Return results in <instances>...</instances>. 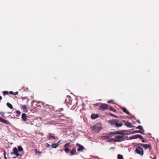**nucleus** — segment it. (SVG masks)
<instances>
[{
  "label": "nucleus",
  "instance_id": "obj_31",
  "mask_svg": "<svg viewBox=\"0 0 159 159\" xmlns=\"http://www.w3.org/2000/svg\"><path fill=\"white\" fill-rule=\"evenodd\" d=\"M114 139H113V138H111V139H107V142H111L113 141H114Z\"/></svg>",
  "mask_w": 159,
  "mask_h": 159
},
{
  "label": "nucleus",
  "instance_id": "obj_24",
  "mask_svg": "<svg viewBox=\"0 0 159 159\" xmlns=\"http://www.w3.org/2000/svg\"><path fill=\"white\" fill-rule=\"evenodd\" d=\"M7 105L9 108L11 109H13V106H12V105L10 103H7Z\"/></svg>",
  "mask_w": 159,
  "mask_h": 159
},
{
  "label": "nucleus",
  "instance_id": "obj_15",
  "mask_svg": "<svg viewBox=\"0 0 159 159\" xmlns=\"http://www.w3.org/2000/svg\"><path fill=\"white\" fill-rule=\"evenodd\" d=\"M22 118L23 121H25L27 120V116L25 114L23 113L22 114Z\"/></svg>",
  "mask_w": 159,
  "mask_h": 159
},
{
  "label": "nucleus",
  "instance_id": "obj_1",
  "mask_svg": "<svg viewBox=\"0 0 159 159\" xmlns=\"http://www.w3.org/2000/svg\"><path fill=\"white\" fill-rule=\"evenodd\" d=\"M92 129L93 131L94 132H99L102 129L101 125L100 123L97 124L92 127Z\"/></svg>",
  "mask_w": 159,
  "mask_h": 159
},
{
  "label": "nucleus",
  "instance_id": "obj_17",
  "mask_svg": "<svg viewBox=\"0 0 159 159\" xmlns=\"http://www.w3.org/2000/svg\"><path fill=\"white\" fill-rule=\"evenodd\" d=\"M76 153L77 152L75 149H73L70 153V155L71 156H72L74 155V154H76Z\"/></svg>",
  "mask_w": 159,
  "mask_h": 159
},
{
  "label": "nucleus",
  "instance_id": "obj_13",
  "mask_svg": "<svg viewBox=\"0 0 159 159\" xmlns=\"http://www.w3.org/2000/svg\"><path fill=\"white\" fill-rule=\"evenodd\" d=\"M112 136L113 134H111V132H110L108 134H106L105 136L100 137V139H102V138H108L110 137H112Z\"/></svg>",
  "mask_w": 159,
  "mask_h": 159
},
{
  "label": "nucleus",
  "instance_id": "obj_28",
  "mask_svg": "<svg viewBox=\"0 0 159 159\" xmlns=\"http://www.w3.org/2000/svg\"><path fill=\"white\" fill-rule=\"evenodd\" d=\"M18 151L21 152L23 150V149L22 147L20 146H18Z\"/></svg>",
  "mask_w": 159,
  "mask_h": 159
},
{
  "label": "nucleus",
  "instance_id": "obj_18",
  "mask_svg": "<svg viewBox=\"0 0 159 159\" xmlns=\"http://www.w3.org/2000/svg\"><path fill=\"white\" fill-rule=\"evenodd\" d=\"M136 129H139L140 131H141L143 133H144V130L143 129L142 126L141 125H138Z\"/></svg>",
  "mask_w": 159,
  "mask_h": 159
},
{
  "label": "nucleus",
  "instance_id": "obj_20",
  "mask_svg": "<svg viewBox=\"0 0 159 159\" xmlns=\"http://www.w3.org/2000/svg\"><path fill=\"white\" fill-rule=\"evenodd\" d=\"M136 133H140L141 134H144V133H143L141 131H140L139 130H134L132 132L131 134H134Z\"/></svg>",
  "mask_w": 159,
  "mask_h": 159
},
{
  "label": "nucleus",
  "instance_id": "obj_2",
  "mask_svg": "<svg viewBox=\"0 0 159 159\" xmlns=\"http://www.w3.org/2000/svg\"><path fill=\"white\" fill-rule=\"evenodd\" d=\"M116 139H114V141L115 142H120L124 141V135H118L115 137Z\"/></svg>",
  "mask_w": 159,
  "mask_h": 159
},
{
  "label": "nucleus",
  "instance_id": "obj_41",
  "mask_svg": "<svg viewBox=\"0 0 159 159\" xmlns=\"http://www.w3.org/2000/svg\"><path fill=\"white\" fill-rule=\"evenodd\" d=\"M95 105L96 106H98V103H97V104H95Z\"/></svg>",
  "mask_w": 159,
  "mask_h": 159
},
{
  "label": "nucleus",
  "instance_id": "obj_9",
  "mask_svg": "<svg viewBox=\"0 0 159 159\" xmlns=\"http://www.w3.org/2000/svg\"><path fill=\"white\" fill-rule=\"evenodd\" d=\"M125 132V130H120L119 131L112 132H111V134H113V136L114 134H124Z\"/></svg>",
  "mask_w": 159,
  "mask_h": 159
},
{
  "label": "nucleus",
  "instance_id": "obj_22",
  "mask_svg": "<svg viewBox=\"0 0 159 159\" xmlns=\"http://www.w3.org/2000/svg\"><path fill=\"white\" fill-rule=\"evenodd\" d=\"M122 110L125 113L129 115V112L127 111L125 108L124 107H122Z\"/></svg>",
  "mask_w": 159,
  "mask_h": 159
},
{
  "label": "nucleus",
  "instance_id": "obj_46",
  "mask_svg": "<svg viewBox=\"0 0 159 159\" xmlns=\"http://www.w3.org/2000/svg\"><path fill=\"white\" fill-rule=\"evenodd\" d=\"M47 144H48V147L50 146V145L48 143H47Z\"/></svg>",
  "mask_w": 159,
  "mask_h": 159
},
{
  "label": "nucleus",
  "instance_id": "obj_39",
  "mask_svg": "<svg viewBox=\"0 0 159 159\" xmlns=\"http://www.w3.org/2000/svg\"><path fill=\"white\" fill-rule=\"evenodd\" d=\"M6 154H7L6 152L5 151H4V153H3L4 156H6Z\"/></svg>",
  "mask_w": 159,
  "mask_h": 159
},
{
  "label": "nucleus",
  "instance_id": "obj_43",
  "mask_svg": "<svg viewBox=\"0 0 159 159\" xmlns=\"http://www.w3.org/2000/svg\"><path fill=\"white\" fill-rule=\"evenodd\" d=\"M4 158L5 159H7V158L6 157V156H4Z\"/></svg>",
  "mask_w": 159,
  "mask_h": 159
},
{
  "label": "nucleus",
  "instance_id": "obj_50",
  "mask_svg": "<svg viewBox=\"0 0 159 159\" xmlns=\"http://www.w3.org/2000/svg\"><path fill=\"white\" fill-rule=\"evenodd\" d=\"M156 159V158H153V159Z\"/></svg>",
  "mask_w": 159,
  "mask_h": 159
},
{
  "label": "nucleus",
  "instance_id": "obj_5",
  "mask_svg": "<svg viewBox=\"0 0 159 159\" xmlns=\"http://www.w3.org/2000/svg\"><path fill=\"white\" fill-rule=\"evenodd\" d=\"M138 138L140 139L141 140H143V137L141 135L139 134H137L130 137H129V139H130L131 140L134 139H136Z\"/></svg>",
  "mask_w": 159,
  "mask_h": 159
},
{
  "label": "nucleus",
  "instance_id": "obj_6",
  "mask_svg": "<svg viewBox=\"0 0 159 159\" xmlns=\"http://www.w3.org/2000/svg\"><path fill=\"white\" fill-rule=\"evenodd\" d=\"M108 108V105L106 104H103L100 106L99 110L102 111H104Z\"/></svg>",
  "mask_w": 159,
  "mask_h": 159
},
{
  "label": "nucleus",
  "instance_id": "obj_4",
  "mask_svg": "<svg viewBox=\"0 0 159 159\" xmlns=\"http://www.w3.org/2000/svg\"><path fill=\"white\" fill-rule=\"evenodd\" d=\"M65 102L66 104V105L68 106L72 105V102L71 98L70 97L67 96L65 100Z\"/></svg>",
  "mask_w": 159,
  "mask_h": 159
},
{
  "label": "nucleus",
  "instance_id": "obj_10",
  "mask_svg": "<svg viewBox=\"0 0 159 159\" xmlns=\"http://www.w3.org/2000/svg\"><path fill=\"white\" fill-rule=\"evenodd\" d=\"M138 145H140L142 146L145 149H146L148 148H149L150 149H151V145L150 144H147L143 143H139L138 144Z\"/></svg>",
  "mask_w": 159,
  "mask_h": 159
},
{
  "label": "nucleus",
  "instance_id": "obj_11",
  "mask_svg": "<svg viewBox=\"0 0 159 159\" xmlns=\"http://www.w3.org/2000/svg\"><path fill=\"white\" fill-rule=\"evenodd\" d=\"M108 122L111 125H116V122H119V120H117L113 119L109 120Z\"/></svg>",
  "mask_w": 159,
  "mask_h": 159
},
{
  "label": "nucleus",
  "instance_id": "obj_16",
  "mask_svg": "<svg viewBox=\"0 0 159 159\" xmlns=\"http://www.w3.org/2000/svg\"><path fill=\"white\" fill-rule=\"evenodd\" d=\"M98 117V115L97 114H92L91 116V118L93 119H95Z\"/></svg>",
  "mask_w": 159,
  "mask_h": 159
},
{
  "label": "nucleus",
  "instance_id": "obj_12",
  "mask_svg": "<svg viewBox=\"0 0 159 159\" xmlns=\"http://www.w3.org/2000/svg\"><path fill=\"white\" fill-rule=\"evenodd\" d=\"M76 145L79 146V148L77 149V151L78 152H82L84 149V147L82 145L78 143H76Z\"/></svg>",
  "mask_w": 159,
  "mask_h": 159
},
{
  "label": "nucleus",
  "instance_id": "obj_32",
  "mask_svg": "<svg viewBox=\"0 0 159 159\" xmlns=\"http://www.w3.org/2000/svg\"><path fill=\"white\" fill-rule=\"evenodd\" d=\"M8 93H9V92L7 91H4L3 92V93L4 95L8 94Z\"/></svg>",
  "mask_w": 159,
  "mask_h": 159
},
{
  "label": "nucleus",
  "instance_id": "obj_25",
  "mask_svg": "<svg viewBox=\"0 0 159 159\" xmlns=\"http://www.w3.org/2000/svg\"><path fill=\"white\" fill-rule=\"evenodd\" d=\"M118 122H116V126L117 127H119L122 126L123 125V124L122 123H119Z\"/></svg>",
  "mask_w": 159,
  "mask_h": 159
},
{
  "label": "nucleus",
  "instance_id": "obj_37",
  "mask_svg": "<svg viewBox=\"0 0 159 159\" xmlns=\"http://www.w3.org/2000/svg\"><path fill=\"white\" fill-rule=\"evenodd\" d=\"M0 115H1V116L3 117H4V113L1 112L0 113Z\"/></svg>",
  "mask_w": 159,
  "mask_h": 159
},
{
  "label": "nucleus",
  "instance_id": "obj_21",
  "mask_svg": "<svg viewBox=\"0 0 159 159\" xmlns=\"http://www.w3.org/2000/svg\"><path fill=\"white\" fill-rule=\"evenodd\" d=\"M59 141L58 143H54L52 145V147L53 148H56L59 146V143L60 142Z\"/></svg>",
  "mask_w": 159,
  "mask_h": 159
},
{
  "label": "nucleus",
  "instance_id": "obj_30",
  "mask_svg": "<svg viewBox=\"0 0 159 159\" xmlns=\"http://www.w3.org/2000/svg\"><path fill=\"white\" fill-rule=\"evenodd\" d=\"M64 151L66 152H70V149L67 147H65V148L64 149Z\"/></svg>",
  "mask_w": 159,
  "mask_h": 159
},
{
  "label": "nucleus",
  "instance_id": "obj_29",
  "mask_svg": "<svg viewBox=\"0 0 159 159\" xmlns=\"http://www.w3.org/2000/svg\"><path fill=\"white\" fill-rule=\"evenodd\" d=\"M117 158L118 159H124L123 156L119 154L117 155Z\"/></svg>",
  "mask_w": 159,
  "mask_h": 159
},
{
  "label": "nucleus",
  "instance_id": "obj_8",
  "mask_svg": "<svg viewBox=\"0 0 159 159\" xmlns=\"http://www.w3.org/2000/svg\"><path fill=\"white\" fill-rule=\"evenodd\" d=\"M18 152L19 151L15 147L13 148V151L11 152V154H14L15 155H16V156L18 157L20 155Z\"/></svg>",
  "mask_w": 159,
  "mask_h": 159
},
{
  "label": "nucleus",
  "instance_id": "obj_40",
  "mask_svg": "<svg viewBox=\"0 0 159 159\" xmlns=\"http://www.w3.org/2000/svg\"><path fill=\"white\" fill-rule=\"evenodd\" d=\"M137 122L139 123V124H140L141 123V122H140V121H139V120H137Z\"/></svg>",
  "mask_w": 159,
  "mask_h": 159
},
{
  "label": "nucleus",
  "instance_id": "obj_14",
  "mask_svg": "<svg viewBox=\"0 0 159 159\" xmlns=\"http://www.w3.org/2000/svg\"><path fill=\"white\" fill-rule=\"evenodd\" d=\"M0 121L6 124H9V122L8 120L1 117H0Z\"/></svg>",
  "mask_w": 159,
  "mask_h": 159
},
{
  "label": "nucleus",
  "instance_id": "obj_38",
  "mask_svg": "<svg viewBox=\"0 0 159 159\" xmlns=\"http://www.w3.org/2000/svg\"><path fill=\"white\" fill-rule=\"evenodd\" d=\"M110 115L111 116H113V117H114V116H115V115H114V114H112V113H110Z\"/></svg>",
  "mask_w": 159,
  "mask_h": 159
},
{
  "label": "nucleus",
  "instance_id": "obj_34",
  "mask_svg": "<svg viewBox=\"0 0 159 159\" xmlns=\"http://www.w3.org/2000/svg\"><path fill=\"white\" fill-rule=\"evenodd\" d=\"M70 144V142H69V143H66L64 145V147H67V146H68Z\"/></svg>",
  "mask_w": 159,
  "mask_h": 159
},
{
  "label": "nucleus",
  "instance_id": "obj_3",
  "mask_svg": "<svg viewBox=\"0 0 159 159\" xmlns=\"http://www.w3.org/2000/svg\"><path fill=\"white\" fill-rule=\"evenodd\" d=\"M136 152L138 154L142 156L143 154V148L140 146H138L135 149Z\"/></svg>",
  "mask_w": 159,
  "mask_h": 159
},
{
  "label": "nucleus",
  "instance_id": "obj_44",
  "mask_svg": "<svg viewBox=\"0 0 159 159\" xmlns=\"http://www.w3.org/2000/svg\"><path fill=\"white\" fill-rule=\"evenodd\" d=\"M4 158L5 159H7V158L6 157V156H4Z\"/></svg>",
  "mask_w": 159,
  "mask_h": 159
},
{
  "label": "nucleus",
  "instance_id": "obj_33",
  "mask_svg": "<svg viewBox=\"0 0 159 159\" xmlns=\"http://www.w3.org/2000/svg\"><path fill=\"white\" fill-rule=\"evenodd\" d=\"M22 108L23 110H25L26 109V106L25 105H23L22 106Z\"/></svg>",
  "mask_w": 159,
  "mask_h": 159
},
{
  "label": "nucleus",
  "instance_id": "obj_7",
  "mask_svg": "<svg viewBox=\"0 0 159 159\" xmlns=\"http://www.w3.org/2000/svg\"><path fill=\"white\" fill-rule=\"evenodd\" d=\"M122 121L128 127L132 128L134 127V126L132 124L131 122H129L125 120H122Z\"/></svg>",
  "mask_w": 159,
  "mask_h": 159
},
{
  "label": "nucleus",
  "instance_id": "obj_45",
  "mask_svg": "<svg viewBox=\"0 0 159 159\" xmlns=\"http://www.w3.org/2000/svg\"><path fill=\"white\" fill-rule=\"evenodd\" d=\"M118 117V116H115L114 117H115V118H117Z\"/></svg>",
  "mask_w": 159,
  "mask_h": 159
},
{
  "label": "nucleus",
  "instance_id": "obj_48",
  "mask_svg": "<svg viewBox=\"0 0 159 159\" xmlns=\"http://www.w3.org/2000/svg\"><path fill=\"white\" fill-rule=\"evenodd\" d=\"M142 142H145V140H143L142 141Z\"/></svg>",
  "mask_w": 159,
  "mask_h": 159
},
{
  "label": "nucleus",
  "instance_id": "obj_35",
  "mask_svg": "<svg viewBox=\"0 0 159 159\" xmlns=\"http://www.w3.org/2000/svg\"><path fill=\"white\" fill-rule=\"evenodd\" d=\"M113 102V100H109L108 102H107V103H112V102Z\"/></svg>",
  "mask_w": 159,
  "mask_h": 159
},
{
  "label": "nucleus",
  "instance_id": "obj_23",
  "mask_svg": "<svg viewBox=\"0 0 159 159\" xmlns=\"http://www.w3.org/2000/svg\"><path fill=\"white\" fill-rule=\"evenodd\" d=\"M110 111H113L114 112H116V110L114 109L112 107L110 106V107H108V108H107Z\"/></svg>",
  "mask_w": 159,
  "mask_h": 159
},
{
  "label": "nucleus",
  "instance_id": "obj_27",
  "mask_svg": "<svg viewBox=\"0 0 159 159\" xmlns=\"http://www.w3.org/2000/svg\"><path fill=\"white\" fill-rule=\"evenodd\" d=\"M34 152L35 154H38L40 155L42 153V152L40 151H39L36 149L34 150Z\"/></svg>",
  "mask_w": 159,
  "mask_h": 159
},
{
  "label": "nucleus",
  "instance_id": "obj_19",
  "mask_svg": "<svg viewBox=\"0 0 159 159\" xmlns=\"http://www.w3.org/2000/svg\"><path fill=\"white\" fill-rule=\"evenodd\" d=\"M52 134L51 133H49V135L48 136V139L49 140H51L52 139H56L55 137L52 135Z\"/></svg>",
  "mask_w": 159,
  "mask_h": 159
},
{
  "label": "nucleus",
  "instance_id": "obj_36",
  "mask_svg": "<svg viewBox=\"0 0 159 159\" xmlns=\"http://www.w3.org/2000/svg\"><path fill=\"white\" fill-rule=\"evenodd\" d=\"M16 113L20 115V112L19 110H17L16 111Z\"/></svg>",
  "mask_w": 159,
  "mask_h": 159
},
{
  "label": "nucleus",
  "instance_id": "obj_26",
  "mask_svg": "<svg viewBox=\"0 0 159 159\" xmlns=\"http://www.w3.org/2000/svg\"><path fill=\"white\" fill-rule=\"evenodd\" d=\"M9 93L11 94H13V95H16L18 94V92H16L14 93L12 91H10L9 92Z\"/></svg>",
  "mask_w": 159,
  "mask_h": 159
},
{
  "label": "nucleus",
  "instance_id": "obj_42",
  "mask_svg": "<svg viewBox=\"0 0 159 159\" xmlns=\"http://www.w3.org/2000/svg\"><path fill=\"white\" fill-rule=\"evenodd\" d=\"M84 106V103H83L82 104V106L83 107Z\"/></svg>",
  "mask_w": 159,
  "mask_h": 159
},
{
  "label": "nucleus",
  "instance_id": "obj_47",
  "mask_svg": "<svg viewBox=\"0 0 159 159\" xmlns=\"http://www.w3.org/2000/svg\"><path fill=\"white\" fill-rule=\"evenodd\" d=\"M102 139H105V138H102Z\"/></svg>",
  "mask_w": 159,
  "mask_h": 159
},
{
  "label": "nucleus",
  "instance_id": "obj_49",
  "mask_svg": "<svg viewBox=\"0 0 159 159\" xmlns=\"http://www.w3.org/2000/svg\"><path fill=\"white\" fill-rule=\"evenodd\" d=\"M16 158V157H14L13 158Z\"/></svg>",
  "mask_w": 159,
  "mask_h": 159
}]
</instances>
